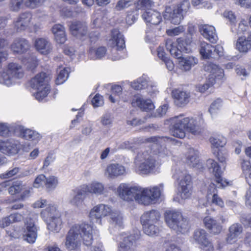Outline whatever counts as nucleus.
Wrapping results in <instances>:
<instances>
[{
    "mask_svg": "<svg viewBox=\"0 0 251 251\" xmlns=\"http://www.w3.org/2000/svg\"><path fill=\"white\" fill-rule=\"evenodd\" d=\"M163 190V184L144 188L140 186L129 187L122 183L118 187L117 191L120 198L125 201L135 200L140 204L148 205L160 197Z\"/></svg>",
    "mask_w": 251,
    "mask_h": 251,
    "instance_id": "nucleus-1",
    "label": "nucleus"
},
{
    "mask_svg": "<svg viewBox=\"0 0 251 251\" xmlns=\"http://www.w3.org/2000/svg\"><path fill=\"white\" fill-rule=\"evenodd\" d=\"M170 123L171 134L178 138H184L186 131L195 135H200L203 132L201 125L203 124L204 120L201 117L196 119L180 114L171 118Z\"/></svg>",
    "mask_w": 251,
    "mask_h": 251,
    "instance_id": "nucleus-2",
    "label": "nucleus"
},
{
    "mask_svg": "<svg viewBox=\"0 0 251 251\" xmlns=\"http://www.w3.org/2000/svg\"><path fill=\"white\" fill-rule=\"evenodd\" d=\"M93 227L88 224L75 225L69 230L66 236L65 246L69 251L77 250L81 241L87 246L93 242Z\"/></svg>",
    "mask_w": 251,
    "mask_h": 251,
    "instance_id": "nucleus-3",
    "label": "nucleus"
},
{
    "mask_svg": "<svg viewBox=\"0 0 251 251\" xmlns=\"http://www.w3.org/2000/svg\"><path fill=\"white\" fill-rule=\"evenodd\" d=\"M165 222L168 226L177 233H185L189 228L187 219L177 210L167 211L165 213Z\"/></svg>",
    "mask_w": 251,
    "mask_h": 251,
    "instance_id": "nucleus-4",
    "label": "nucleus"
},
{
    "mask_svg": "<svg viewBox=\"0 0 251 251\" xmlns=\"http://www.w3.org/2000/svg\"><path fill=\"white\" fill-rule=\"evenodd\" d=\"M24 75V70L21 64L10 62L0 75V83L7 86H11L23 78Z\"/></svg>",
    "mask_w": 251,
    "mask_h": 251,
    "instance_id": "nucleus-5",
    "label": "nucleus"
},
{
    "mask_svg": "<svg viewBox=\"0 0 251 251\" xmlns=\"http://www.w3.org/2000/svg\"><path fill=\"white\" fill-rule=\"evenodd\" d=\"M156 156L149 151L139 152L136 158V172L139 174H148L159 165Z\"/></svg>",
    "mask_w": 251,
    "mask_h": 251,
    "instance_id": "nucleus-6",
    "label": "nucleus"
},
{
    "mask_svg": "<svg viewBox=\"0 0 251 251\" xmlns=\"http://www.w3.org/2000/svg\"><path fill=\"white\" fill-rule=\"evenodd\" d=\"M42 217L47 221L49 230L58 232L62 224L61 213L54 205H48L46 209L41 212Z\"/></svg>",
    "mask_w": 251,
    "mask_h": 251,
    "instance_id": "nucleus-7",
    "label": "nucleus"
},
{
    "mask_svg": "<svg viewBox=\"0 0 251 251\" xmlns=\"http://www.w3.org/2000/svg\"><path fill=\"white\" fill-rule=\"evenodd\" d=\"M174 177L178 182V194L183 200L189 199L192 194V182L187 171L176 169Z\"/></svg>",
    "mask_w": 251,
    "mask_h": 251,
    "instance_id": "nucleus-8",
    "label": "nucleus"
},
{
    "mask_svg": "<svg viewBox=\"0 0 251 251\" xmlns=\"http://www.w3.org/2000/svg\"><path fill=\"white\" fill-rule=\"evenodd\" d=\"M206 165L209 170L215 177V182L216 184L211 183L208 186L207 192V199L210 198L214 193H217L216 187L222 188L227 185V182L224 180L221 177L222 171L220 167L216 161L212 159H209L206 161Z\"/></svg>",
    "mask_w": 251,
    "mask_h": 251,
    "instance_id": "nucleus-9",
    "label": "nucleus"
},
{
    "mask_svg": "<svg viewBox=\"0 0 251 251\" xmlns=\"http://www.w3.org/2000/svg\"><path fill=\"white\" fill-rule=\"evenodd\" d=\"M189 6L188 0H184L173 8L166 7L163 15L164 18L170 20L174 25H178L183 19V15L189 9Z\"/></svg>",
    "mask_w": 251,
    "mask_h": 251,
    "instance_id": "nucleus-10",
    "label": "nucleus"
},
{
    "mask_svg": "<svg viewBox=\"0 0 251 251\" xmlns=\"http://www.w3.org/2000/svg\"><path fill=\"white\" fill-rule=\"evenodd\" d=\"M48 80L47 75L43 72L37 74L30 80L31 87L37 90L34 94L35 97L39 101L47 97L50 92V86L48 84Z\"/></svg>",
    "mask_w": 251,
    "mask_h": 251,
    "instance_id": "nucleus-11",
    "label": "nucleus"
},
{
    "mask_svg": "<svg viewBox=\"0 0 251 251\" xmlns=\"http://www.w3.org/2000/svg\"><path fill=\"white\" fill-rule=\"evenodd\" d=\"M204 70L209 73L210 75L208 82L197 86L198 91L201 93L205 92L209 88L212 87L215 83V79H221L224 76L223 70L212 63H206L204 66Z\"/></svg>",
    "mask_w": 251,
    "mask_h": 251,
    "instance_id": "nucleus-12",
    "label": "nucleus"
},
{
    "mask_svg": "<svg viewBox=\"0 0 251 251\" xmlns=\"http://www.w3.org/2000/svg\"><path fill=\"white\" fill-rule=\"evenodd\" d=\"M177 44L171 39H167L166 40V48L169 51L171 54L179 58L181 57L182 52H187L189 49L188 47V44L182 39L178 38L177 40Z\"/></svg>",
    "mask_w": 251,
    "mask_h": 251,
    "instance_id": "nucleus-13",
    "label": "nucleus"
},
{
    "mask_svg": "<svg viewBox=\"0 0 251 251\" xmlns=\"http://www.w3.org/2000/svg\"><path fill=\"white\" fill-rule=\"evenodd\" d=\"M24 223L23 238L28 243L33 244L37 237L38 227L34 221L30 218L25 219Z\"/></svg>",
    "mask_w": 251,
    "mask_h": 251,
    "instance_id": "nucleus-14",
    "label": "nucleus"
},
{
    "mask_svg": "<svg viewBox=\"0 0 251 251\" xmlns=\"http://www.w3.org/2000/svg\"><path fill=\"white\" fill-rule=\"evenodd\" d=\"M20 143L18 140L12 139L5 141L0 140V152L8 155L17 154L20 150Z\"/></svg>",
    "mask_w": 251,
    "mask_h": 251,
    "instance_id": "nucleus-15",
    "label": "nucleus"
},
{
    "mask_svg": "<svg viewBox=\"0 0 251 251\" xmlns=\"http://www.w3.org/2000/svg\"><path fill=\"white\" fill-rule=\"evenodd\" d=\"M32 20V14L29 12L20 14L14 21V28L17 32L25 31L29 26Z\"/></svg>",
    "mask_w": 251,
    "mask_h": 251,
    "instance_id": "nucleus-16",
    "label": "nucleus"
},
{
    "mask_svg": "<svg viewBox=\"0 0 251 251\" xmlns=\"http://www.w3.org/2000/svg\"><path fill=\"white\" fill-rule=\"evenodd\" d=\"M126 174V167L119 163L108 164L105 169L104 175L108 178L114 179Z\"/></svg>",
    "mask_w": 251,
    "mask_h": 251,
    "instance_id": "nucleus-17",
    "label": "nucleus"
},
{
    "mask_svg": "<svg viewBox=\"0 0 251 251\" xmlns=\"http://www.w3.org/2000/svg\"><path fill=\"white\" fill-rule=\"evenodd\" d=\"M112 210V208L107 205L99 204L95 206L90 211L89 216L92 219L99 220L101 223L100 219L102 217L108 216Z\"/></svg>",
    "mask_w": 251,
    "mask_h": 251,
    "instance_id": "nucleus-18",
    "label": "nucleus"
},
{
    "mask_svg": "<svg viewBox=\"0 0 251 251\" xmlns=\"http://www.w3.org/2000/svg\"><path fill=\"white\" fill-rule=\"evenodd\" d=\"M108 46L115 48L117 50L123 49L125 47V42L123 35L116 29L112 30L111 38L108 41Z\"/></svg>",
    "mask_w": 251,
    "mask_h": 251,
    "instance_id": "nucleus-19",
    "label": "nucleus"
},
{
    "mask_svg": "<svg viewBox=\"0 0 251 251\" xmlns=\"http://www.w3.org/2000/svg\"><path fill=\"white\" fill-rule=\"evenodd\" d=\"M104 185L99 181H94L88 184H84L81 186V190L80 194L86 193L93 194L96 195H100L104 193Z\"/></svg>",
    "mask_w": 251,
    "mask_h": 251,
    "instance_id": "nucleus-20",
    "label": "nucleus"
},
{
    "mask_svg": "<svg viewBox=\"0 0 251 251\" xmlns=\"http://www.w3.org/2000/svg\"><path fill=\"white\" fill-rule=\"evenodd\" d=\"M241 164L243 172L246 175H248L246 177V180L251 188H250L246 193V203L251 207V165L249 161L245 160H242Z\"/></svg>",
    "mask_w": 251,
    "mask_h": 251,
    "instance_id": "nucleus-21",
    "label": "nucleus"
},
{
    "mask_svg": "<svg viewBox=\"0 0 251 251\" xmlns=\"http://www.w3.org/2000/svg\"><path fill=\"white\" fill-rule=\"evenodd\" d=\"M30 45L27 40L23 38H16L11 45L10 48L14 53L23 54L29 49Z\"/></svg>",
    "mask_w": 251,
    "mask_h": 251,
    "instance_id": "nucleus-22",
    "label": "nucleus"
},
{
    "mask_svg": "<svg viewBox=\"0 0 251 251\" xmlns=\"http://www.w3.org/2000/svg\"><path fill=\"white\" fill-rule=\"evenodd\" d=\"M70 30L72 34L76 37L80 38L87 34V26L85 23L75 21L70 25Z\"/></svg>",
    "mask_w": 251,
    "mask_h": 251,
    "instance_id": "nucleus-23",
    "label": "nucleus"
},
{
    "mask_svg": "<svg viewBox=\"0 0 251 251\" xmlns=\"http://www.w3.org/2000/svg\"><path fill=\"white\" fill-rule=\"evenodd\" d=\"M246 34L239 37L236 42V49L241 52L246 53L251 49V32H247Z\"/></svg>",
    "mask_w": 251,
    "mask_h": 251,
    "instance_id": "nucleus-24",
    "label": "nucleus"
},
{
    "mask_svg": "<svg viewBox=\"0 0 251 251\" xmlns=\"http://www.w3.org/2000/svg\"><path fill=\"white\" fill-rule=\"evenodd\" d=\"M172 95L175 103L178 106H183L189 102L190 94L188 92L176 89L173 91Z\"/></svg>",
    "mask_w": 251,
    "mask_h": 251,
    "instance_id": "nucleus-25",
    "label": "nucleus"
},
{
    "mask_svg": "<svg viewBox=\"0 0 251 251\" xmlns=\"http://www.w3.org/2000/svg\"><path fill=\"white\" fill-rule=\"evenodd\" d=\"M132 105L138 107L143 111H150L154 108L153 103L151 100H145L140 96H135L132 100Z\"/></svg>",
    "mask_w": 251,
    "mask_h": 251,
    "instance_id": "nucleus-26",
    "label": "nucleus"
},
{
    "mask_svg": "<svg viewBox=\"0 0 251 251\" xmlns=\"http://www.w3.org/2000/svg\"><path fill=\"white\" fill-rule=\"evenodd\" d=\"M34 46L40 53L43 54H48L52 50V45L46 38H39L35 40Z\"/></svg>",
    "mask_w": 251,
    "mask_h": 251,
    "instance_id": "nucleus-27",
    "label": "nucleus"
},
{
    "mask_svg": "<svg viewBox=\"0 0 251 251\" xmlns=\"http://www.w3.org/2000/svg\"><path fill=\"white\" fill-rule=\"evenodd\" d=\"M186 163L190 167L202 171L203 166L202 164L200 162L199 159V152L194 149H190L186 159Z\"/></svg>",
    "mask_w": 251,
    "mask_h": 251,
    "instance_id": "nucleus-28",
    "label": "nucleus"
},
{
    "mask_svg": "<svg viewBox=\"0 0 251 251\" xmlns=\"http://www.w3.org/2000/svg\"><path fill=\"white\" fill-rule=\"evenodd\" d=\"M160 213L157 211L152 210L144 213L141 217V222L143 225L157 224L159 223Z\"/></svg>",
    "mask_w": 251,
    "mask_h": 251,
    "instance_id": "nucleus-29",
    "label": "nucleus"
},
{
    "mask_svg": "<svg viewBox=\"0 0 251 251\" xmlns=\"http://www.w3.org/2000/svg\"><path fill=\"white\" fill-rule=\"evenodd\" d=\"M108 217V221L110 226L118 228L123 226L124 218L119 211L112 209Z\"/></svg>",
    "mask_w": 251,
    "mask_h": 251,
    "instance_id": "nucleus-30",
    "label": "nucleus"
},
{
    "mask_svg": "<svg viewBox=\"0 0 251 251\" xmlns=\"http://www.w3.org/2000/svg\"><path fill=\"white\" fill-rule=\"evenodd\" d=\"M142 18L146 22L152 25H157L162 21V17L159 12L152 9L146 11L142 15Z\"/></svg>",
    "mask_w": 251,
    "mask_h": 251,
    "instance_id": "nucleus-31",
    "label": "nucleus"
},
{
    "mask_svg": "<svg viewBox=\"0 0 251 251\" xmlns=\"http://www.w3.org/2000/svg\"><path fill=\"white\" fill-rule=\"evenodd\" d=\"M229 233L226 238L228 243L232 244L234 243L238 236L242 233L243 227L239 224H234L232 225L228 229Z\"/></svg>",
    "mask_w": 251,
    "mask_h": 251,
    "instance_id": "nucleus-32",
    "label": "nucleus"
},
{
    "mask_svg": "<svg viewBox=\"0 0 251 251\" xmlns=\"http://www.w3.org/2000/svg\"><path fill=\"white\" fill-rule=\"evenodd\" d=\"M200 31L203 36L212 43H215L218 40V36L215 33L214 26L208 25H202Z\"/></svg>",
    "mask_w": 251,
    "mask_h": 251,
    "instance_id": "nucleus-33",
    "label": "nucleus"
},
{
    "mask_svg": "<svg viewBox=\"0 0 251 251\" xmlns=\"http://www.w3.org/2000/svg\"><path fill=\"white\" fill-rule=\"evenodd\" d=\"M178 66L180 69L183 71H189L191 68L198 63V59L193 56L181 57L178 58Z\"/></svg>",
    "mask_w": 251,
    "mask_h": 251,
    "instance_id": "nucleus-34",
    "label": "nucleus"
},
{
    "mask_svg": "<svg viewBox=\"0 0 251 251\" xmlns=\"http://www.w3.org/2000/svg\"><path fill=\"white\" fill-rule=\"evenodd\" d=\"M205 227L214 234H217L221 232L222 226L220 223L209 217H206L203 219Z\"/></svg>",
    "mask_w": 251,
    "mask_h": 251,
    "instance_id": "nucleus-35",
    "label": "nucleus"
},
{
    "mask_svg": "<svg viewBox=\"0 0 251 251\" xmlns=\"http://www.w3.org/2000/svg\"><path fill=\"white\" fill-rule=\"evenodd\" d=\"M52 32L54 35V39L58 44H64L67 38L64 26L60 24H56L52 27Z\"/></svg>",
    "mask_w": 251,
    "mask_h": 251,
    "instance_id": "nucleus-36",
    "label": "nucleus"
},
{
    "mask_svg": "<svg viewBox=\"0 0 251 251\" xmlns=\"http://www.w3.org/2000/svg\"><path fill=\"white\" fill-rule=\"evenodd\" d=\"M18 129L21 131L20 137H21L26 140L38 142L41 138V136L37 132L31 130L30 129H24L19 126Z\"/></svg>",
    "mask_w": 251,
    "mask_h": 251,
    "instance_id": "nucleus-37",
    "label": "nucleus"
},
{
    "mask_svg": "<svg viewBox=\"0 0 251 251\" xmlns=\"http://www.w3.org/2000/svg\"><path fill=\"white\" fill-rule=\"evenodd\" d=\"M209 142L212 148L218 149L223 147L226 145V139L220 134H216L209 138Z\"/></svg>",
    "mask_w": 251,
    "mask_h": 251,
    "instance_id": "nucleus-38",
    "label": "nucleus"
},
{
    "mask_svg": "<svg viewBox=\"0 0 251 251\" xmlns=\"http://www.w3.org/2000/svg\"><path fill=\"white\" fill-rule=\"evenodd\" d=\"M214 46L206 42H201L200 45V52L203 58H209L213 55Z\"/></svg>",
    "mask_w": 251,
    "mask_h": 251,
    "instance_id": "nucleus-39",
    "label": "nucleus"
},
{
    "mask_svg": "<svg viewBox=\"0 0 251 251\" xmlns=\"http://www.w3.org/2000/svg\"><path fill=\"white\" fill-rule=\"evenodd\" d=\"M134 242L131 236L125 238L118 247V251H133L132 248Z\"/></svg>",
    "mask_w": 251,
    "mask_h": 251,
    "instance_id": "nucleus-40",
    "label": "nucleus"
},
{
    "mask_svg": "<svg viewBox=\"0 0 251 251\" xmlns=\"http://www.w3.org/2000/svg\"><path fill=\"white\" fill-rule=\"evenodd\" d=\"M194 239L201 246L208 241L207 233L203 229H198L194 233Z\"/></svg>",
    "mask_w": 251,
    "mask_h": 251,
    "instance_id": "nucleus-41",
    "label": "nucleus"
},
{
    "mask_svg": "<svg viewBox=\"0 0 251 251\" xmlns=\"http://www.w3.org/2000/svg\"><path fill=\"white\" fill-rule=\"evenodd\" d=\"M159 223L157 224L143 225V230L144 232L149 236L156 235L159 231L158 227Z\"/></svg>",
    "mask_w": 251,
    "mask_h": 251,
    "instance_id": "nucleus-42",
    "label": "nucleus"
},
{
    "mask_svg": "<svg viewBox=\"0 0 251 251\" xmlns=\"http://www.w3.org/2000/svg\"><path fill=\"white\" fill-rule=\"evenodd\" d=\"M25 189V186L23 184L22 182L15 181L13 182L8 188V193L10 195H15L21 192L22 191Z\"/></svg>",
    "mask_w": 251,
    "mask_h": 251,
    "instance_id": "nucleus-43",
    "label": "nucleus"
},
{
    "mask_svg": "<svg viewBox=\"0 0 251 251\" xmlns=\"http://www.w3.org/2000/svg\"><path fill=\"white\" fill-rule=\"evenodd\" d=\"M106 52V49L104 47H100L97 49L92 48L90 50V55L94 59H100L103 57Z\"/></svg>",
    "mask_w": 251,
    "mask_h": 251,
    "instance_id": "nucleus-44",
    "label": "nucleus"
},
{
    "mask_svg": "<svg viewBox=\"0 0 251 251\" xmlns=\"http://www.w3.org/2000/svg\"><path fill=\"white\" fill-rule=\"evenodd\" d=\"M81 190V186L80 187L77 192L76 195L74 196L70 201V203L74 205L79 206L82 205L83 199L87 195L86 193L80 194Z\"/></svg>",
    "mask_w": 251,
    "mask_h": 251,
    "instance_id": "nucleus-45",
    "label": "nucleus"
},
{
    "mask_svg": "<svg viewBox=\"0 0 251 251\" xmlns=\"http://www.w3.org/2000/svg\"><path fill=\"white\" fill-rule=\"evenodd\" d=\"M58 183V179L54 176H50L46 178L45 187L48 191L55 189Z\"/></svg>",
    "mask_w": 251,
    "mask_h": 251,
    "instance_id": "nucleus-46",
    "label": "nucleus"
},
{
    "mask_svg": "<svg viewBox=\"0 0 251 251\" xmlns=\"http://www.w3.org/2000/svg\"><path fill=\"white\" fill-rule=\"evenodd\" d=\"M222 105V100L220 99H217L211 104L208 111L211 115L214 116L221 110Z\"/></svg>",
    "mask_w": 251,
    "mask_h": 251,
    "instance_id": "nucleus-47",
    "label": "nucleus"
},
{
    "mask_svg": "<svg viewBox=\"0 0 251 251\" xmlns=\"http://www.w3.org/2000/svg\"><path fill=\"white\" fill-rule=\"evenodd\" d=\"M69 70V68H66L60 71L55 81L57 85L61 84L67 80Z\"/></svg>",
    "mask_w": 251,
    "mask_h": 251,
    "instance_id": "nucleus-48",
    "label": "nucleus"
},
{
    "mask_svg": "<svg viewBox=\"0 0 251 251\" xmlns=\"http://www.w3.org/2000/svg\"><path fill=\"white\" fill-rule=\"evenodd\" d=\"M136 4V8L138 10L144 9L149 11L153 5V3L151 0H138Z\"/></svg>",
    "mask_w": 251,
    "mask_h": 251,
    "instance_id": "nucleus-49",
    "label": "nucleus"
},
{
    "mask_svg": "<svg viewBox=\"0 0 251 251\" xmlns=\"http://www.w3.org/2000/svg\"><path fill=\"white\" fill-rule=\"evenodd\" d=\"M24 63L28 69L33 70L37 66L38 61L34 55H30L26 60H23Z\"/></svg>",
    "mask_w": 251,
    "mask_h": 251,
    "instance_id": "nucleus-50",
    "label": "nucleus"
},
{
    "mask_svg": "<svg viewBox=\"0 0 251 251\" xmlns=\"http://www.w3.org/2000/svg\"><path fill=\"white\" fill-rule=\"evenodd\" d=\"M248 28L247 22L245 20H242L238 25V28H235V30H234L233 28L231 27V31L237 35L245 34V32Z\"/></svg>",
    "mask_w": 251,
    "mask_h": 251,
    "instance_id": "nucleus-51",
    "label": "nucleus"
},
{
    "mask_svg": "<svg viewBox=\"0 0 251 251\" xmlns=\"http://www.w3.org/2000/svg\"><path fill=\"white\" fill-rule=\"evenodd\" d=\"M148 84L146 80L140 78L131 84V87L135 90H141L147 87Z\"/></svg>",
    "mask_w": 251,
    "mask_h": 251,
    "instance_id": "nucleus-52",
    "label": "nucleus"
},
{
    "mask_svg": "<svg viewBox=\"0 0 251 251\" xmlns=\"http://www.w3.org/2000/svg\"><path fill=\"white\" fill-rule=\"evenodd\" d=\"M46 176L43 174L38 175L35 179L33 186L34 188H39L45 186Z\"/></svg>",
    "mask_w": 251,
    "mask_h": 251,
    "instance_id": "nucleus-53",
    "label": "nucleus"
},
{
    "mask_svg": "<svg viewBox=\"0 0 251 251\" xmlns=\"http://www.w3.org/2000/svg\"><path fill=\"white\" fill-rule=\"evenodd\" d=\"M174 139L172 138L168 137H151L146 139V141L148 142H152L154 143H157L160 142L161 141H167V142H173Z\"/></svg>",
    "mask_w": 251,
    "mask_h": 251,
    "instance_id": "nucleus-54",
    "label": "nucleus"
},
{
    "mask_svg": "<svg viewBox=\"0 0 251 251\" xmlns=\"http://www.w3.org/2000/svg\"><path fill=\"white\" fill-rule=\"evenodd\" d=\"M113 118L109 113H105L103 115L100 119L101 124L105 126H111L112 125Z\"/></svg>",
    "mask_w": 251,
    "mask_h": 251,
    "instance_id": "nucleus-55",
    "label": "nucleus"
},
{
    "mask_svg": "<svg viewBox=\"0 0 251 251\" xmlns=\"http://www.w3.org/2000/svg\"><path fill=\"white\" fill-rule=\"evenodd\" d=\"M45 1V0H26L24 4L26 7L33 9L41 5Z\"/></svg>",
    "mask_w": 251,
    "mask_h": 251,
    "instance_id": "nucleus-56",
    "label": "nucleus"
},
{
    "mask_svg": "<svg viewBox=\"0 0 251 251\" xmlns=\"http://www.w3.org/2000/svg\"><path fill=\"white\" fill-rule=\"evenodd\" d=\"M24 0H10V9L13 11H18L22 6Z\"/></svg>",
    "mask_w": 251,
    "mask_h": 251,
    "instance_id": "nucleus-57",
    "label": "nucleus"
},
{
    "mask_svg": "<svg viewBox=\"0 0 251 251\" xmlns=\"http://www.w3.org/2000/svg\"><path fill=\"white\" fill-rule=\"evenodd\" d=\"M20 168L15 167L6 173L0 175V177L2 179L9 178L17 174L20 171Z\"/></svg>",
    "mask_w": 251,
    "mask_h": 251,
    "instance_id": "nucleus-58",
    "label": "nucleus"
},
{
    "mask_svg": "<svg viewBox=\"0 0 251 251\" xmlns=\"http://www.w3.org/2000/svg\"><path fill=\"white\" fill-rule=\"evenodd\" d=\"M131 5V1L129 0H119L115 6L117 11L123 10L129 7Z\"/></svg>",
    "mask_w": 251,
    "mask_h": 251,
    "instance_id": "nucleus-59",
    "label": "nucleus"
},
{
    "mask_svg": "<svg viewBox=\"0 0 251 251\" xmlns=\"http://www.w3.org/2000/svg\"><path fill=\"white\" fill-rule=\"evenodd\" d=\"M185 30L183 26H178L173 29H169L167 30V34L170 36H176L180 33L183 32Z\"/></svg>",
    "mask_w": 251,
    "mask_h": 251,
    "instance_id": "nucleus-60",
    "label": "nucleus"
},
{
    "mask_svg": "<svg viewBox=\"0 0 251 251\" xmlns=\"http://www.w3.org/2000/svg\"><path fill=\"white\" fill-rule=\"evenodd\" d=\"M11 132L10 127L6 123L0 124V136L7 137Z\"/></svg>",
    "mask_w": 251,
    "mask_h": 251,
    "instance_id": "nucleus-61",
    "label": "nucleus"
},
{
    "mask_svg": "<svg viewBox=\"0 0 251 251\" xmlns=\"http://www.w3.org/2000/svg\"><path fill=\"white\" fill-rule=\"evenodd\" d=\"M91 102L94 107L102 106L104 103L102 97L99 94L96 95Z\"/></svg>",
    "mask_w": 251,
    "mask_h": 251,
    "instance_id": "nucleus-62",
    "label": "nucleus"
},
{
    "mask_svg": "<svg viewBox=\"0 0 251 251\" xmlns=\"http://www.w3.org/2000/svg\"><path fill=\"white\" fill-rule=\"evenodd\" d=\"M167 105L165 104L161 106H160L158 109H156L155 112H153V113L152 114V116L154 117L163 116L166 114L167 111Z\"/></svg>",
    "mask_w": 251,
    "mask_h": 251,
    "instance_id": "nucleus-63",
    "label": "nucleus"
},
{
    "mask_svg": "<svg viewBox=\"0 0 251 251\" xmlns=\"http://www.w3.org/2000/svg\"><path fill=\"white\" fill-rule=\"evenodd\" d=\"M93 124L89 122L87 125L83 126L81 130V133L83 135L88 136L89 135L93 130Z\"/></svg>",
    "mask_w": 251,
    "mask_h": 251,
    "instance_id": "nucleus-64",
    "label": "nucleus"
}]
</instances>
